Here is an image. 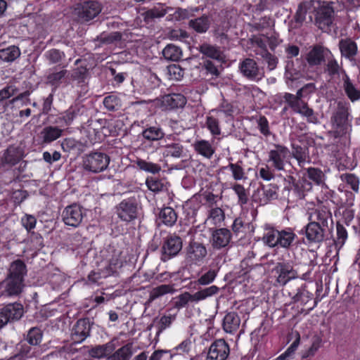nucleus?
Masks as SVG:
<instances>
[{
  "label": "nucleus",
  "mask_w": 360,
  "mask_h": 360,
  "mask_svg": "<svg viewBox=\"0 0 360 360\" xmlns=\"http://www.w3.org/2000/svg\"><path fill=\"white\" fill-rule=\"evenodd\" d=\"M330 124L335 137L349 136L352 131L350 104L345 100H335L330 103Z\"/></svg>",
  "instance_id": "1"
},
{
  "label": "nucleus",
  "mask_w": 360,
  "mask_h": 360,
  "mask_svg": "<svg viewBox=\"0 0 360 360\" xmlns=\"http://www.w3.org/2000/svg\"><path fill=\"white\" fill-rule=\"evenodd\" d=\"M297 236L290 227L281 230L266 225L262 237L263 243L271 248L290 250L295 244Z\"/></svg>",
  "instance_id": "2"
},
{
  "label": "nucleus",
  "mask_w": 360,
  "mask_h": 360,
  "mask_svg": "<svg viewBox=\"0 0 360 360\" xmlns=\"http://www.w3.org/2000/svg\"><path fill=\"white\" fill-rule=\"evenodd\" d=\"M219 288L216 285H211L193 294L184 292L174 298V307L177 309L185 308L190 302H198L207 297H212L218 293Z\"/></svg>",
  "instance_id": "3"
},
{
  "label": "nucleus",
  "mask_w": 360,
  "mask_h": 360,
  "mask_svg": "<svg viewBox=\"0 0 360 360\" xmlns=\"http://www.w3.org/2000/svg\"><path fill=\"white\" fill-rule=\"evenodd\" d=\"M110 161V158L106 153L94 152L83 156L82 167L86 171L99 173L108 168Z\"/></svg>",
  "instance_id": "4"
},
{
  "label": "nucleus",
  "mask_w": 360,
  "mask_h": 360,
  "mask_svg": "<svg viewBox=\"0 0 360 360\" xmlns=\"http://www.w3.org/2000/svg\"><path fill=\"white\" fill-rule=\"evenodd\" d=\"M207 255V250L205 244L192 240L185 248L184 260L187 265L200 266Z\"/></svg>",
  "instance_id": "5"
},
{
  "label": "nucleus",
  "mask_w": 360,
  "mask_h": 360,
  "mask_svg": "<svg viewBox=\"0 0 360 360\" xmlns=\"http://www.w3.org/2000/svg\"><path fill=\"white\" fill-rule=\"evenodd\" d=\"M333 1H314L313 11L315 13V20L320 28L329 27L333 20L334 9Z\"/></svg>",
  "instance_id": "6"
},
{
  "label": "nucleus",
  "mask_w": 360,
  "mask_h": 360,
  "mask_svg": "<svg viewBox=\"0 0 360 360\" xmlns=\"http://www.w3.org/2000/svg\"><path fill=\"white\" fill-rule=\"evenodd\" d=\"M283 98L295 112L307 118V122L313 124L318 123L319 120L315 115L312 108H310L307 103L303 101H300L294 97V94L290 93H285Z\"/></svg>",
  "instance_id": "7"
},
{
  "label": "nucleus",
  "mask_w": 360,
  "mask_h": 360,
  "mask_svg": "<svg viewBox=\"0 0 360 360\" xmlns=\"http://www.w3.org/2000/svg\"><path fill=\"white\" fill-rule=\"evenodd\" d=\"M290 158V150L281 144H274L268 153V162L276 171H283Z\"/></svg>",
  "instance_id": "8"
},
{
  "label": "nucleus",
  "mask_w": 360,
  "mask_h": 360,
  "mask_svg": "<svg viewBox=\"0 0 360 360\" xmlns=\"http://www.w3.org/2000/svg\"><path fill=\"white\" fill-rule=\"evenodd\" d=\"M183 247V241L181 237L176 234L168 235L163 241L161 248V260L167 262L175 257Z\"/></svg>",
  "instance_id": "9"
},
{
  "label": "nucleus",
  "mask_w": 360,
  "mask_h": 360,
  "mask_svg": "<svg viewBox=\"0 0 360 360\" xmlns=\"http://www.w3.org/2000/svg\"><path fill=\"white\" fill-rule=\"evenodd\" d=\"M116 214L123 221L129 222L137 217L138 200L135 197L122 200L116 207Z\"/></svg>",
  "instance_id": "10"
},
{
  "label": "nucleus",
  "mask_w": 360,
  "mask_h": 360,
  "mask_svg": "<svg viewBox=\"0 0 360 360\" xmlns=\"http://www.w3.org/2000/svg\"><path fill=\"white\" fill-rule=\"evenodd\" d=\"M102 10L101 4L97 1H86L78 4L75 9L79 19L88 22L96 18Z\"/></svg>",
  "instance_id": "11"
},
{
  "label": "nucleus",
  "mask_w": 360,
  "mask_h": 360,
  "mask_svg": "<svg viewBox=\"0 0 360 360\" xmlns=\"http://www.w3.org/2000/svg\"><path fill=\"white\" fill-rule=\"evenodd\" d=\"M85 215L83 207L73 203L65 207L61 214L62 220L67 226L78 227L82 221Z\"/></svg>",
  "instance_id": "12"
},
{
  "label": "nucleus",
  "mask_w": 360,
  "mask_h": 360,
  "mask_svg": "<svg viewBox=\"0 0 360 360\" xmlns=\"http://www.w3.org/2000/svg\"><path fill=\"white\" fill-rule=\"evenodd\" d=\"M273 272L276 276V285L280 286H284L290 280L298 277L297 271L294 269L292 264L289 262L277 263L273 269Z\"/></svg>",
  "instance_id": "13"
},
{
  "label": "nucleus",
  "mask_w": 360,
  "mask_h": 360,
  "mask_svg": "<svg viewBox=\"0 0 360 360\" xmlns=\"http://www.w3.org/2000/svg\"><path fill=\"white\" fill-rule=\"evenodd\" d=\"M330 50L320 44H316L310 47L306 53L304 59L309 67H318L326 62V58L329 56Z\"/></svg>",
  "instance_id": "14"
},
{
  "label": "nucleus",
  "mask_w": 360,
  "mask_h": 360,
  "mask_svg": "<svg viewBox=\"0 0 360 360\" xmlns=\"http://www.w3.org/2000/svg\"><path fill=\"white\" fill-rule=\"evenodd\" d=\"M239 70L245 78L252 81L258 82L264 76L256 61L250 58L244 59L239 63Z\"/></svg>",
  "instance_id": "15"
},
{
  "label": "nucleus",
  "mask_w": 360,
  "mask_h": 360,
  "mask_svg": "<svg viewBox=\"0 0 360 360\" xmlns=\"http://www.w3.org/2000/svg\"><path fill=\"white\" fill-rule=\"evenodd\" d=\"M24 283L18 278L6 276L0 282V297H11L18 296L21 293Z\"/></svg>",
  "instance_id": "16"
},
{
  "label": "nucleus",
  "mask_w": 360,
  "mask_h": 360,
  "mask_svg": "<svg viewBox=\"0 0 360 360\" xmlns=\"http://www.w3.org/2000/svg\"><path fill=\"white\" fill-rule=\"evenodd\" d=\"M85 109L83 105L75 104L56 119L54 123L60 127H68L72 124L73 121L84 113Z\"/></svg>",
  "instance_id": "17"
},
{
  "label": "nucleus",
  "mask_w": 360,
  "mask_h": 360,
  "mask_svg": "<svg viewBox=\"0 0 360 360\" xmlns=\"http://www.w3.org/2000/svg\"><path fill=\"white\" fill-rule=\"evenodd\" d=\"M229 352V346L224 340H216L209 348L207 360H226Z\"/></svg>",
  "instance_id": "18"
},
{
  "label": "nucleus",
  "mask_w": 360,
  "mask_h": 360,
  "mask_svg": "<svg viewBox=\"0 0 360 360\" xmlns=\"http://www.w3.org/2000/svg\"><path fill=\"white\" fill-rule=\"evenodd\" d=\"M90 331V320L89 319H79L72 329V340L75 343H81L89 336Z\"/></svg>",
  "instance_id": "19"
},
{
  "label": "nucleus",
  "mask_w": 360,
  "mask_h": 360,
  "mask_svg": "<svg viewBox=\"0 0 360 360\" xmlns=\"http://www.w3.org/2000/svg\"><path fill=\"white\" fill-rule=\"evenodd\" d=\"M231 239V231L226 228L214 229L212 232L211 244L214 249L220 250L226 248Z\"/></svg>",
  "instance_id": "20"
},
{
  "label": "nucleus",
  "mask_w": 360,
  "mask_h": 360,
  "mask_svg": "<svg viewBox=\"0 0 360 360\" xmlns=\"http://www.w3.org/2000/svg\"><path fill=\"white\" fill-rule=\"evenodd\" d=\"M304 234L309 244L319 243L323 241L326 228L316 223H309L304 226Z\"/></svg>",
  "instance_id": "21"
},
{
  "label": "nucleus",
  "mask_w": 360,
  "mask_h": 360,
  "mask_svg": "<svg viewBox=\"0 0 360 360\" xmlns=\"http://www.w3.org/2000/svg\"><path fill=\"white\" fill-rule=\"evenodd\" d=\"M63 129L60 126L44 127L39 134L42 144H49L63 136Z\"/></svg>",
  "instance_id": "22"
},
{
  "label": "nucleus",
  "mask_w": 360,
  "mask_h": 360,
  "mask_svg": "<svg viewBox=\"0 0 360 360\" xmlns=\"http://www.w3.org/2000/svg\"><path fill=\"white\" fill-rule=\"evenodd\" d=\"M192 146L197 154L207 159H211L215 153V148L207 140L197 139L193 143Z\"/></svg>",
  "instance_id": "23"
},
{
  "label": "nucleus",
  "mask_w": 360,
  "mask_h": 360,
  "mask_svg": "<svg viewBox=\"0 0 360 360\" xmlns=\"http://www.w3.org/2000/svg\"><path fill=\"white\" fill-rule=\"evenodd\" d=\"M289 296L293 303H300L302 306L307 305L313 299V294L307 289L306 284L297 288L296 292H290Z\"/></svg>",
  "instance_id": "24"
},
{
  "label": "nucleus",
  "mask_w": 360,
  "mask_h": 360,
  "mask_svg": "<svg viewBox=\"0 0 360 360\" xmlns=\"http://www.w3.org/2000/svg\"><path fill=\"white\" fill-rule=\"evenodd\" d=\"M292 180V191L296 197L300 200L304 199L305 196L312 189V184L307 179L302 178L295 181V179L291 176Z\"/></svg>",
  "instance_id": "25"
},
{
  "label": "nucleus",
  "mask_w": 360,
  "mask_h": 360,
  "mask_svg": "<svg viewBox=\"0 0 360 360\" xmlns=\"http://www.w3.org/2000/svg\"><path fill=\"white\" fill-rule=\"evenodd\" d=\"M342 88L349 100L352 103L359 101L360 90L355 86L346 72L342 75Z\"/></svg>",
  "instance_id": "26"
},
{
  "label": "nucleus",
  "mask_w": 360,
  "mask_h": 360,
  "mask_svg": "<svg viewBox=\"0 0 360 360\" xmlns=\"http://www.w3.org/2000/svg\"><path fill=\"white\" fill-rule=\"evenodd\" d=\"M324 63V72H326L329 77H333L335 75H340L341 73L342 75H345V72H346L343 70L342 65L338 63L331 51L329 53V56H327V58H326Z\"/></svg>",
  "instance_id": "27"
},
{
  "label": "nucleus",
  "mask_w": 360,
  "mask_h": 360,
  "mask_svg": "<svg viewBox=\"0 0 360 360\" xmlns=\"http://www.w3.org/2000/svg\"><path fill=\"white\" fill-rule=\"evenodd\" d=\"M240 324V319L234 311L227 313L223 319V329L226 333H233L236 332Z\"/></svg>",
  "instance_id": "28"
},
{
  "label": "nucleus",
  "mask_w": 360,
  "mask_h": 360,
  "mask_svg": "<svg viewBox=\"0 0 360 360\" xmlns=\"http://www.w3.org/2000/svg\"><path fill=\"white\" fill-rule=\"evenodd\" d=\"M26 274L27 267L25 264L22 260L17 259L11 264L7 276L18 278L20 281L24 283Z\"/></svg>",
  "instance_id": "29"
},
{
  "label": "nucleus",
  "mask_w": 360,
  "mask_h": 360,
  "mask_svg": "<svg viewBox=\"0 0 360 360\" xmlns=\"http://www.w3.org/2000/svg\"><path fill=\"white\" fill-rule=\"evenodd\" d=\"M22 158V153L18 148L10 146L4 153L1 158L2 165H15Z\"/></svg>",
  "instance_id": "30"
},
{
  "label": "nucleus",
  "mask_w": 360,
  "mask_h": 360,
  "mask_svg": "<svg viewBox=\"0 0 360 360\" xmlns=\"http://www.w3.org/2000/svg\"><path fill=\"white\" fill-rule=\"evenodd\" d=\"M199 51L205 56L210 58L220 63L223 60V53L216 46L209 44H202L199 46Z\"/></svg>",
  "instance_id": "31"
},
{
  "label": "nucleus",
  "mask_w": 360,
  "mask_h": 360,
  "mask_svg": "<svg viewBox=\"0 0 360 360\" xmlns=\"http://www.w3.org/2000/svg\"><path fill=\"white\" fill-rule=\"evenodd\" d=\"M277 190L278 187L272 184L262 186L260 189H258L257 195H259L260 204L264 205L269 200L276 199L278 197Z\"/></svg>",
  "instance_id": "32"
},
{
  "label": "nucleus",
  "mask_w": 360,
  "mask_h": 360,
  "mask_svg": "<svg viewBox=\"0 0 360 360\" xmlns=\"http://www.w3.org/2000/svg\"><path fill=\"white\" fill-rule=\"evenodd\" d=\"M188 26L198 33H205L210 28V20L208 16L203 15L199 18L190 20Z\"/></svg>",
  "instance_id": "33"
},
{
  "label": "nucleus",
  "mask_w": 360,
  "mask_h": 360,
  "mask_svg": "<svg viewBox=\"0 0 360 360\" xmlns=\"http://www.w3.org/2000/svg\"><path fill=\"white\" fill-rule=\"evenodd\" d=\"M163 102L171 109L180 108L186 105V98L181 94H171L164 96Z\"/></svg>",
  "instance_id": "34"
},
{
  "label": "nucleus",
  "mask_w": 360,
  "mask_h": 360,
  "mask_svg": "<svg viewBox=\"0 0 360 360\" xmlns=\"http://www.w3.org/2000/svg\"><path fill=\"white\" fill-rule=\"evenodd\" d=\"M341 55L348 59H352L357 53V45L351 39H342L339 43Z\"/></svg>",
  "instance_id": "35"
},
{
  "label": "nucleus",
  "mask_w": 360,
  "mask_h": 360,
  "mask_svg": "<svg viewBox=\"0 0 360 360\" xmlns=\"http://www.w3.org/2000/svg\"><path fill=\"white\" fill-rule=\"evenodd\" d=\"M20 55L21 51L17 46L12 45L0 49V60L6 63L15 61Z\"/></svg>",
  "instance_id": "36"
},
{
  "label": "nucleus",
  "mask_w": 360,
  "mask_h": 360,
  "mask_svg": "<svg viewBox=\"0 0 360 360\" xmlns=\"http://www.w3.org/2000/svg\"><path fill=\"white\" fill-rule=\"evenodd\" d=\"M141 135L147 141H157L164 138L165 133L159 126H150L143 130Z\"/></svg>",
  "instance_id": "37"
},
{
  "label": "nucleus",
  "mask_w": 360,
  "mask_h": 360,
  "mask_svg": "<svg viewBox=\"0 0 360 360\" xmlns=\"http://www.w3.org/2000/svg\"><path fill=\"white\" fill-rule=\"evenodd\" d=\"M176 292L173 285L162 284L153 288L149 293V301L152 302L167 294H173Z\"/></svg>",
  "instance_id": "38"
},
{
  "label": "nucleus",
  "mask_w": 360,
  "mask_h": 360,
  "mask_svg": "<svg viewBox=\"0 0 360 360\" xmlns=\"http://www.w3.org/2000/svg\"><path fill=\"white\" fill-rule=\"evenodd\" d=\"M164 154L174 158H181L184 156V147L179 141L168 143L165 146Z\"/></svg>",
  "instance_id": "39"
},
{
  "label": "nucleus",
  "mask_w": 360,
  "mask_h": 360,
  "mask_svg": "<svg viewBox=\"0 0 360 360\" xmlns=\"http://www.w3.org/2000/svg\"><path fill=\"white\" fill-rule=\"evenodd\" d=\"M291 155L297 161L298 165L302 168L304 167L309 157L307 149L295 143H292Z\"/></svg>",
  "instance_id": "40"
},
{
  "label": "nucleus",
  "mask_w": 360,
  "mask_h": 360,
  "mask_svg": "<svg viewBox=\"0 0 360 360\" xmlns=\"http://www.w3.org/2000/svg\"><path fill=\"white\" fill-rule=\"evenodd\" d=\"M330 217V212L326 210L321 209L316 210L313 212L309 217V219L311 220L310 223H316L320 226L327 228L328 220Z\"/></svg>",
  "instance_id": "41"
},
{
  "label": "nucleus",
  "mask_w": 360,
  "mask_h": 360,
  "mask_svg": "<svg viewBox=\"0 0 360 360\" xmlns=\"http://www.w3.org/2000/svg\"><path fill=\"white\" fill-rule=\"evenodd\" d=\"M160 221L167 226H172L177 220V214L170 207L162 208L159 213Z\"/></svg>",
  "instance_id": "42"
},
{
  "label": "nucleus",
  "mask_w": 360,
  "mask_h": 360,
  "mask_svg": "<svg viewBox=\"0 0 360 360\" xmlns=\"http://www.w3.org/2000/svg\"><path fill=\"white\" fill-rule=\"evenodd\" d=\"M133 354L132 343H127L108 357L109 360H129Z\"/></svg>",
  "instance_id": "43"
},
{
  "label": "nucleus",
  "mask_w": 360,
  "mask_h": 360,
  "mask_svg": "<svg viewBox=\"0 0 360 360\" xmlns=\"http://www.w3.org/2000/svg\"><path fill=\"white\" fill-rule=\"evenodd\" d=\"M4 313L6 314L11 321L20 319L23 314V307L19 303H13L4 307Z\"/></svg>",
  "instance_id": "44"
},
{
  "label": "nucleus",
  "mask_w": 360,
  "mask_h": 360,
  "mask_svg": "<svg viewBox=\"0 0 360 360\" xmlns=\"http://www.w3.org/2000/svg\"><path fill=\"white\" fill-rule=\"evenodd\" d=\"M314 0L303 1L298 6L295 15V20L297 22L302 23L306 18L308 12L313 11Z\"/></svg>",
  "instance_id": "45"
},
{
  "label": "nucleus",
  "mask_w": 360,
  "mask_h": 360,
  "mask_svg": "<svg viewBox=\"0 0 360 360\" xmlns=\"http://www.w3.org/2000/svg\"><path fill=\"white\" fill-rule=\"evenodd\" d=\"M162 55L167 60L178 61L182 56V51L179 46L170 44L162 50Z\"/></svg>",
  "instance_id": "46"
},
{
  "label": "nucleus",
  "mask_w": 360,
  "mask_h": 360,
  "mask_svg": "<svg viewBox=\"0 0 360 360\" xmlns=\"http://www.w3.org/2000/svg\"><path fill=\"white\" fill-rule=\"evenodd\" d=\"M307 174L309 180L318 186L325 184L326 176L323 172L317 167H309L307 169Z\"/></svg>",
  "instance_id": "47"
},
{
  "label": "nucleus",
  "mask_w": 360,
  "mask_h": 360,
  "mask_svg": "<svg viewBox=\"0 0 360 360\" xmlns=\"http://www.w3.org/2000/svg\"><path fill=\"white\" fill-rule=\"evenodd\" d=\"M204 269H202V271ZM219 273V268H210L208 270L202 272L200 276H199L196 283L200 285H207L212 283L217 276Z\"/></svg>",
  "instance_id": "48"
},
{
  "label": "nucleus",
  "mask_w": 360,
  "mask_h": 360,
  "mask_svg": "<svg viewBox=\"0 0 360 360\" xmlns=\"http://www.w3.org/2000/svg\"><path fill=\"white\" fill-rule=\"evenodd\" d=\"M135 162L139 169L146 172L155 174L161 171V166L156 163L147 162L146 160L141 158H138Z\"/></svg>",
  "instance_id": "49"
},
{
  "label": "nucleus",
  "mask_w": 360,
  "mask_h": 360,
  "mask_svg": "<svg viewBox=\"0 0 360 360\" xmlns=\"http://www.w3.org/2000/svg\"><path fill=\"white\" fill-rule=\"evenodd\" d=\"M68 74V70H62L59 72L51 73L47 77V82L54 86L53 91H55L59 85L64 81Z\"/></svg>",
  "instance_id": "50"
},
{
  "label": "nucleus",
  "mask_w": 360,
  "mask_h": 360,
  "mask_svg": "<svg viewBox=\"0 0 360 360\" xmlns=\"http://www.w3.org/2000/svg\"><path fill=\"white\" fill-rule=\"evenodd\" d=\"M231 188L238 196V204L240 206L246 205L248 202V191L244 186L239 184H235Z\"/></svg>",
  "instance_id": "51"
},
{
  "label": "nucleus",
  "mask_w": 360,
  "mask_h": 360,
  "mask_svg": "<svg viewBox=\"0 0 360 360\" xmlns=\"http://www.w3.org/2000/svg\"><path fill=\"white\" fill-rule=\"evenodd\" d=\"M122 39V34L119 32H113L109 34L105 32L101 33L97 37L96 40L101 44H112L119 41Z\"/></svg>",
  "instance_id": "52"
},
{
  "label": "nucleus",
  "mask_w": 360,
  "mask_h": 360,
  "mask_svg": "<svg viewBox=\"0 0 360 360\" xmlns=\"http://www.w3.org/2000/svg\"><path fill=\"white\" fill-rule=\"evenodd\" d=\"M296 339L289 346V347L281 355H279L275 360H288L294 354L295 352L298 348L300 342V336L298 333L296 334Z\"/></svg>",
  "instance_id": "53"
},
{
  "label": "nucleus",
  "mask_w": 360,
  "mask_h": 360,
  "mask_svg": "<svg viewBox=\"0 0 360 360\" xmlns=\"http://www.w3.org/2000/svg\"><path fill=\"white\" fill-rule=\"evenodd\" d=\"M256 55L259 56L263 58L267 64V68L270 71L276 68L278 61V58L267 50H264L262 52H256Z\"/></svg>",
  "instance_id": "54"
},
{
  "label": "nucleus",
  "mask_w": 360,
  "mask_h": 360,
  "mask_svg": "<svg viewBox=\"0 0 360 360\" xmlns=\"http://www.w3.org/2000/svg\"><path fill=\"white\" fill-rule=\"evenodd\" d=\"M103 103L105 108L110 111L117 110L122 106L120 99L115 95H110L105 97Z\"/></svg>",
  "instance_id": "55"
},
{
  "label": "nucleus",
  "mask_w": 360,
  "mask_h": 360,
  "mask_svg": "<svg viewBox=\"0 0 360 360\" xmlns=\"http://www.w3.org/2000/svg\"><path fill=\"white\" fill-rule=\"evenodd\" d=\"M42 332L41 329L37 327H33L29 330L27 340L31 345H38L42 340Z\"/></svg>",
  "instance_id": "56"
},
{
  "label": "nucleus",
  "mask_w": 360,
  "mask_h": 360,
  "mask_svg": "<svg viewBox=\"0 0 360 360\" xmlns=\"http://www.w3.org/2000/svg\"><path fill=\"white\" fill-rule=\"evenodd\" d=\"M146 184L150 191L155 193L160 192L165 188V182L154 177H148L146 180Z\"/></svg>",
  "instance_id": "57"
},
{
  "label": "nucleus",
  "mask_w": 360,
  "mask_h": 360,
  "mask_svg": "<svg viewBox=\"0 0 360 360\" xmlns=\"http://www.w3.org/2000/svg\"><path fill=\"white\" fill-rule=\"evenodd\" d=\"M205 124L212 136L220 135L221 129L219 120L217 118L212 116H207Z\"/></svg>",
  "instance_id": "58"
},
{
  "label": "nucleus",
  "mask_w": 360,
  "mask_h": 360,
  "mask_svg": "<svg viewBox=\"0 0 360 360\" xmlns=\"http://www.w3.org/2000/svg\"><path fill=\"white\" fill-rule=\"evenodd\" d=\"M342 181L350 186L351 188L358 193L359 189V179L354 174H343L341 175Z\"/></svg>",
  "instance_id": "59"
},
{
  "label": "nucleus",
  "mask_w": 360,
  "mask_h": 360,
  "mask_svg": "<svg viewBox=\"0 0 360 360\" xmlns=\"http://www.w3.org/2000/svg\"><path fill=\"white\" fill-rule=\"evenodd\" d=\"M226 168H229L230 169L234 180L239 181L246 179L244 169L239 164L229 163Z\"/></svg>",
  "instance_id": "60"
},
{
  "label": "nucleus",
  "mask_w": 360,
  "mask_h": 360,
  "mask_svg": "<svg viewBox=\"0 0 360 360\" xmlns=\"http://www.w3.org/2000/svg\"><path fill=\"white\" fill-rule=\"evenodd\" d=\"M18 92V87L14 84H7L0 90V103L11 98Z\"/></svg>",
  "instance_id": "61"
},
{
  "label": "nucleus",
  "mask_w": 360,
  "mask_h": 360,
  "mask_svg": "<svg viewBox=\"0 0 360 360\" xmlns=\"http://www.w3.org/2000/svg\"><path fill=\"white\" fill-rule=\"evenodd\" d=\"M224 219V213L219 207H215L210 211L207 221L211 224L217 225L222 221Z\"/></svg>",
  "instance_id": "62"
},
{
  "label": "nucleus",
  "mask_w": 360,
  "mask_h": 360,
  "mask_svg": "<svg viewBox=\"0 0 360 360\" xmlns=\"http://www.w3.org/2000/svg\"><path fill=\"white\" fill-rule=\"evenodd\" d=\"M337 238L335 245L342 248L347 238V231L345 226L339 223L336 225Z\"/></svg>",
  "instance_id": "63"
},
{
  "label": "nucleus",
  "mask_w": 360,
  "mask_h": 360,
  "mask_svg": "<svg viewBox=\"0 0 360 360\" xmlns=\"http://www.w3.org/2000/svg\"><path fill=\"white\" fill-rule=\"evenodd\" d=\"M213 110L222 112L225 116L229 117L233 115L234 112V107L231 102L223 98L218 108Z\"/></svg>",
  "instance_id": "64"
}]
</instances>
